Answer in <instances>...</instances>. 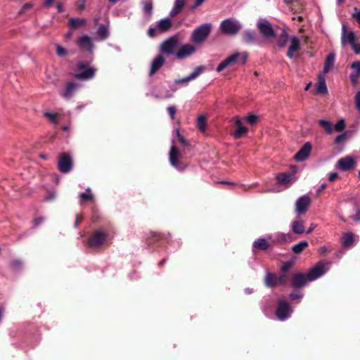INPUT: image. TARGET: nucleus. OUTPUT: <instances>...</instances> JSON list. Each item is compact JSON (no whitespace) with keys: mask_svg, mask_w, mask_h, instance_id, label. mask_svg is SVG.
I'll return each instance as SVG.
<instances>
[{"mask_svg":"<svg viewBox=\"0 0 360 360\" xmlns=\"http://www.w3.org/2000/svg\"><path fill=\"white\" fill-rule=\"evenodd\" d=\"M165 62V58L161 56H157L151 63V67L149 72V76L151 77L155 75L164 65Z\"/></svg>","mask_w":360,"mask_h":360,"instance_id":"f3484780","label":"nucleus"},{"mask_svg":"<svg viewBox=\"0 0 360 360\" xmlns=\"http://www.w3.org/2000/svg\"><path fill=\"white\" fill-rule=\"evenodd\" d=\"M292 231L296 234H302L305 231L304 221L295 220L292 223Z\"/></svg>","mask_w":360,"mask_h":360,"instance_id":"b1692460","label":"nucleus"},{"mask_svg":"<svg viewBox=\"0 0 360 360\" xmlns=\"http://www.w3.org/2000/svg\"><path fill=\"white\" fill-rule=\"evenodd\" d=\"M79 84L73 83V82H69L65 89V91L63 94V97H65L67 99L70 98L75 91L79 88Z\"/></svg>","mask_w":360,"mask_h":360,"instance_id":"4be33fe9","label":"nucleus"},{"mask_svg":"<svg viewBox=\"0 0 360 360\" xmlns=\"http://www.w3.org/2000/svg\"><path fill=\"white\" fill-rule=\"evenodd\" d=\"M56 197V193L54 191H49L46 196L45 197V200L47 201H51L54 200Z\"/></svg>","mask_w":360,"mask_h":360,"instance_id":"4d7b16f0","label":"nucleus"},{"mask_svg":"<svg viewBox=\"0 0 360 360\" xmlns=\"http://www.w3.org/2000/svg\"><path fill=\"white\" fill-rule=\"evenodd\" d=\"M278 285H283L287 281V276L285 274H283L279 276H277Z\"/></svg>","mask_w":360,"mask_h":360,"instance_id":"3c124183","label":"nucleus"},{"mask_svg":"<svg viewBox=\"0 0 360 360\" xmlns=\"http://www.w3.org/2000/svg\"><path fill=\"white\" fill-rule=\"evenodd\" d=\"M292 262H284L283 263L281 267V271L283 274H285L292 268Z\"/></svg>","mask_w":360,"mask_h":360,"instance_id":"37998d69","label":"nucleus"},{"mask_svg":"<svg viewBox=\"0 0 360 360\" xmlns=\"http://www.w3.org/2000/svg\"><path fill=\"white\" fill-rule=\"evenodd\" d=\"M292 309L289 303L283 300L278 301V305L276 310V316L280 321H285L290 316Z\"/></svg>","mask_w":360,"mask_h":360,"instance_id":"6e6552de","label":"nucleus"},{"mask_svg":"<svg viewBox=\"0 0 360 360\" xmlns=\"http://www.w3.org/2000/svg\"><path fill=\"white\" fill-rule=\"evenodd\" d=\"M352 49L355 53H360V44H356L355 42L352 44Z\"/></svg>","mask_w":360,"mask_h":360,"instance_id":"680f3d73","label":"nucleus"},{"mask_svg":"<svg viewBox=\"0 0 360 360\" xmlns=\"http://www.w3.org/2000/svg\"><path fill=\"white\" fill-rule=\"evenodd\" d=\"M108 236V232L103 229L94 231L88 239L89 246L94 248L102 247L105 244Z\"/></svg>","mask_w":360,"mask_h":360,"instance_id":"7ed1b4c3","label":"nucleus"},{"mask_svg":"<svg viewBox=\"0 0 360 360\" xmlns=\"http://www.w3.org/2000/svg\"><path fill=\"white\" fill-rule=\"evenodd\" d=\"M79 198L81 201L87 202L92 200L94 199L93 195L91 193V189L87 188L86 190V193H82L79 195Z\"/></svg>","mask_w":360,"mask_h":360,"instance_id":"c9c22d12","label":"nucleus"},{"mask_svg":"<svg viewBox=\"0 0 360 360\" xmlns=\"http://www.w3.org/2000/svg\"><path fill=\"white\" fill-rule=\"evenodd\" d=\"M270 247V244L264 238H259L253 243V248L259 250H266Z\"/></svg>","mask_w":360,"mask_h":360,"instance_id":"a878e982","label":"nucleus"},{"mask_svg":"<svg viewBox=\"0 0 360 360\" xmlns=\"http://www.w3.org/2000/svg\"><path fill=\"white\" fill-rule=\"evenodd\" d=\"M197 51L196 47L191 44L182 45L175 53V56L179 60H184L193 55Z\"/></svg>","mask_w":360,"mask_h":360,"instance_id":"9d476101","label":"nucleus"},{"mask_svg":"<svg viewBox=\"0 0 360 360\" xmlns=\"http://www.w3.org/2000/svg\"><path fill=\"white\" fill-rule=\"evenodd\" d=\"M276 179L279 184L287 185L291 182L292 175L288 173H280L276 176Z\"/></svg>","mask_w":360,"mask_h":360,"instance_id":"2f4dec72","label":"nucleus"},{"mask_svg":"<svg viewBox=\"0 0 360 360\" xmlns=\"http://www.w3.org/2000/svg\"><path fill=\"white\" fill-rule=\"evenodd\" d=\"M311 200L309 196L303 195L299 198L295 202V212L298 215L305 214L310 205Z\"/></svg>","mask_w":360,"mask_h":360,"instance_id":"f8f14e48","label":"nucleus"},{"mask_svg":"<svg viewBox=\"0 0 360 360\" xmlns=\"http://www.w3.org/2000/svg\"><path fill=\"white\" fill-rule=\"evenodd\" d=\"M243 42L246 44H253L256 41V34L255 31H245L242 35Z\"/></svg>","mask_w":360,"mask_h":360,"instance_id":"bb28decb","label":"nucleus"},{"mask_svg":"<svg viewBox=\"0 0 360 360\" xmlns=\"http://www.w3.org/2000/svg\"><path fill=\"white\" fill-rule=\"evenodd\" d=\"M338 176V174L337 172H333L329 174L328 180L330 181H334Z\"/></svg>","mask_w":360,"mask_h":360,"instance_id":"0e129e2a","label":"nucleus"},{"mask_svg":"<svg viewBox=\"0 0 360 360\" xmlns=\"http://www.w3.org/2000/svg\"><path fill=\"white\" fill-rule=\"evenodd\" d=\"M44 116L46 117L49 118V120L51 122H53V123L57 122V117H58V114L57 113H53V112H46L44 113Z\"/></svg>","mask_w":360,"mask_h":360,"instance_id":"c03bdc74","label":"nucleus"},{"mask_svg":"<svg viewBox=\"0 0 360 360\" xmlns=\"http://www.w3.org/2000/svg\"><path fill=\"white\" fill-rule=\"evenodd\" d=\"M97 33L102 39H106L108 37V29L105 25H101L98 29Z\"/></svg>","mask_w":360,"mask_h":360,"instance_id":"e433bc0d","label":"nucleus"},{"mask_svg":"<svg viewBox=\"0 0 360 360\" xmlns=\"http://www.w3.org/2000/svg\"><path fill=\"white\" fill-rule=\"evenodd\" d=\"M354 11L355 13H352V17L356 20V21L360 26V11H358L356 8H354Z\"/></svg>","mask_w":360,"mask_h":360,"instance_id":"6e6d98bb","label":"nucleus"},{"mask_svg":"<svg viewBox=\"0 0 360 360\" xmlns=\"http://www.w3.org/2000/svg\"><path fill=\"white\" fill-rule=\"evenodd\" d=\"M241 25L232 19H226L221 21L220 24V30L223 34L228 35H235L240 30Z\"/></svg>","mask_w":360,"mask_h":360,"instance_id":"423d86ee","label":"nucleus"},{"mask_svg":"<svg viewBox=\"0 0 360 360\" xmlns=\"http://www.w3.org/2000/svg\"><path fill=\"white\" fill-rule=\"evenodd\" d=\"M22 265V262L20 260H14L12 262V266L13 267H20Z\"/></svg>","mask_w":360,"mask_h":360,"instance_id":"774afa93","label":"nucleus"},{"mask_svg":"<svg viewBox=\"0 0 360 360\" xmlns=\"http://www.w3.org/2000/svg\"><path fill=\"white\" fill-rule=\"evenodd\" d=\"M56 53L59 56H63L67 55L68 52L65 49L60 45L56 46Z\"/></svg>","mask_w":360,"mask_h":360,"instance_id":"de8ad7c7","label":"nucleus"},{"mask_svg":"<svg viewBox=\"0 0 360 360\" xmlns=\"http://www.w3.org/2000/svg\"><path fill=\"white\" fill-rule=\"evenodd\" d=\"M289 297L292 300H295L297 299H300L301 297H302V294L301 293H297V292H291L290 295H289Z\"/></svg>","mask_w":360,"mask_h":360,"instance_id":"bf43d9fd","label":"nucleus"},{"mask_svg":"<svg viewBox=\"0 0 360 360\" xmlns=\"http://www.w3.org/2000/svg\"><path fill=\"white\" fill-rule=\"evenodd\" d=\"M345 128V122L343 119L339 120L334 126V129L336 131H342Z\"/></svg>","mask_w":360,"mask_h":360,"instance_id":"a19ab883","label":"nucleus"},{"mask_svg":"<svg viewBox=\"0 0 360 360\" xmlns=\"http://www.w3.org/2000/svg\"><path fill=\"white\" fill-rule=\"evenodd\" d=\"M347 40L348 41V42L352 45V44H354L356 41V37L354 34L353 32H349L347 36Z\"/></svg>","mask_w":360,"mask_h":360,"instance_id":"864d4df0","label":"nucleus"},{"mask_svg":"<svg viewBox=\"0 0 360 360\" xmlns=\"http://www.w3.org/2000/svg\"><path fill=\"white\" fill-rule=\"evenodd\" d=\"M245 120L248 124L253 125L257 123L259 117L255 115H249L245 117Z\"/></svg>","mask_w":360,"mask_h":360,"instance_id":"ea45409f","label":"nucleus"},{"mask_svg":"<svg viewBox=\"0 0 360 360\" xmlns=\"http://www.w3.org/2000/svg\"><path fill=\"white\" fill-rule=\"evenodd\" d=\"M316 93L320 94H325L327 93V86L324 76L319 75V82L316 86Z\"/></svg>","mask_w":360,"mask_h":360,"instance_id":"cd10ccee","label":"nucleus"},{"mask_svg":"<svg viewBox=\"0 0 360 360\" xmlns=\"http://www.w3.org/2000/svg\"><path fill=\"white\" fill-rule=\"evenodd\" d=\"M264 282L265 285L269 288H274L278 285L277 275L271 272L266 273Z\"/></svg>","mask_w":360,"mask_h":360,"instance_id":"412c9836","label":"nucleus"},{"mask_svg":"<svg viewBox=\"0 0 360 360\" xmlns=\"http://www.w3.org/2000/svg\"><path fill=\"white\" fill-rule=\"evenodd\" d=\"M346 139H347L346 133H342L335 138V139L334 141V143H335V144L341 143L343 141H345L346 140Z\"/></svg>","mask_w":360,"mask_h":360,"instance_id":"49530a36","label":"nucleus"},{"mask_svg":"<svg viewBox=\"0 0 360 360\" xmlns=\"http://www.w3.org/2000/svg\"><path fill=\"white\" fill-rule=\"evenodd\" d=\"M72 160L70 155L63 153L58 160V169L63 173L69 172L72 168Z\"/></svg>","mask_w":360,"mask_h":360,"instance_id":"9b49d317","label":"nucleus"},{"mask_svg":"<svg viewBox=\"0 0 360 360\" xmlns=\"http://www.w3.org/2000/svg\"><path fill=\"white\" fill-rule=\"evenodd\" d=\"M351 68L354 70L349 75V78L352 85L356 86L360 76V62L356 61L352 63Z\"/></svg>","mask_w":360,"mask_h":360,"instance_id":"6ab92c4d","label":"nucleus"},{"mask_svg":"<svg viewBox=\"0 0 360 360\" xmlns=\"http://www.w3.org/2000/svg\"><path fill=\"white\" fill-rule=\"evenodd\" d=\"M167 112H168L171 119L174 120L176 112V106H174V105L169 106V107H167Z\"/></svg>","mask_w":360,"mask_h":360,"instance_id":"09e8293b","label":"nucleus"},{"mask_svg":"<svg viewBox=\"0 0 360 360\" xmlns=\"http://www.w3.org/2000/svg\"><path fill=\"white\" fill-rule=\"evenodd\" d=\"M83 220V217L79 214H77L76 215V220H75V224H74V226L75 228L77 227L78 224Z\"/></svg>","mask_w":360,"mask_h":360,"instance_id":"052dcab7","label":"nucleus"},{"mask_svg":"<svg viewBox=\"0 0 360 360\" xmlns=\"http://www.w3.org/2000/svg\"><path fill=\"white\" fill-rule=\"evenodd\" d=\"M163 238V236L160 233L151 232L147 238L148 245H153L160 242Z\"/></svg>","mask_w":360,"mask_h":360,"instance_id":"c85d7f7f","label":"nucleus"},{"mask_svg":"<svg viewBox=\"0 0 360 360\" xmlns=\"http://www.w3.org/2000/svg\"><path fill=\"white\" fill-rule=\"evenodd\" d=\"M157 27L160 32H167L172 27V21L169 18L161 19L158 22Z\"/></svg>","mask_w":360,"mask_h":360,"instance_id":"5701e85b","label":"nucleus"},{"mask_svg":"<svg viewBox=\"0 0 360 360\" xmlns=\"http://www.w3.org/2000/svg\"><path fill=\"white\" fill-rule=\"evenodd\" d=\"M354 234L351 232L344 233L342 236V245L345 248H349L354 243Z\"/></svg>","mask_w":360,"mask_h":360,"instance_id":"7c9ffc66","label":"nucleus"},{"mask_svg":"<svg viewBox=\"0 0 360 360\" xmlns=\"http://www.w3.org/2000/svg\"><path fill=\"white\" fill-rule=\"evenodd\" d=\"M144 11L147 13L148 15H150L153 10V4L152 2H146L144 4Z\"/></svg>","mask_w":360,"mask_h":360,"instance_id":"8fccbe9b","label":"nucleus"},{"mask_svg":"<svg viewBox=\"0 0 360 360\" xmlns=\"http://www.w3.org/2000/svg\"><path fill=\"white\" fill-rule=\"evenodd\" d=\"M191 78H190V76H187L186 77H184L182 79H175L174 82L175 84H186L188 83L189 81H191Z\"/></svg>","mask_w":360,"mask_h":360,"instance_id":"5fc2aeb1","label":"nucleus"},{"mask_svg":"<svg viewBox=\"0 0 360 360\" xmlns=\"http://www.w3.org/2000/svg\"><path fill=\"white\" fill-rule=\"evenodd\" d=\"M352 219L356 222L360 221V209L356 210V213L354 216L352 217Z\"/></svg>","mask_w":360,"mask_h":360,"instance_id":"e2e57ef3","label":"nucleus"},{"mask_svg":"<svg viewBox=\"0 0 360 360\" xmlns=\"http://www.w3.org/2000/svg\"><path fill=\"white\" fill-rule=\"evenodd\" d=\"M197 126L200 131H204L207 127V120L204 116H200L197 120Z\"/></svg>","mask_w":360,"mask_h":360,"instance_id":"4c0bfd02","label":"nucleus"},{"mask_svg":"<svg viewBox=\"0 0 360 360\" xmlns=\"http://www.w3.org/2000/svg\"><path fill=\"white\" fill-rule=\"evenodd\" d=\"M323 274L324 266L319 263L313 267L308 274H295L291 280V287L293 288H301L304 287L308 281L316 280Z\"/></svg>","mask_w":360,"mask_h":360,"instance_id":"f257e3e1","label":"nucleus"},{"mask_svg":"<svg viewBox=\"0 0 360 360\" xmlns=\"http://www.w3.org/2000/svg\"><path fill=\"white\" fill-rule=\"evenodd\" d=\"M246 60L247 55L245 53H236L229 56L225 60L221 61L217 67L216 70L217 72H220L225 68L229 66H232L236 63L243 65L245 63Z\"/></svg>","mask_w":360,"mask_h":360,"instance_id":"f03ea898","label":"nucleus"},{"mask_svg":"<svg viewBox=\"0 0 360 360\" xmlns=\"http://www.w3.org/2000/svg\"><path fill=\"white\" fill-rule=\"evenodd\" d=\"M78 46L89 52H92L94 44L91 38L87 35L82 36L77 41Z\"/></svg>","mask_w":360,"mask_h":360,"instance_id":"a211bd4d","label":"nucleus"},{"mask_svg":"<svg viewBox=\"0 0 360 360\" xmlns=\"http://www.w3.org/2000/svg\"><path fill=\"white\" fill-rule=\"evenodd\" d=\"M318 122L319 126L323 128L328 134H331L333 132L332 124L329 121L325 120H319Z\"/></svg>","mask_w":360,"mask_h":360,"instance_id":"f704fd0d","label":"nucleus"},{"mask_svg":"<svg viewBox=\"0 0 360 360\" xmlns=\"http://www.w3.org/2000/svg\"><path fill=\"white\" fill-rule=\"evenodd\" d=\"M311 151V144L310 142H306L303 146L295 155L294 159L297 162H302L308 158Z\"/></svg>","mask_w":360,"mask_h":360,"instance_id":"2eb2a0df","label":"nucleus"},{"mask_svg":"<svg viewBox=\"0 0 360 360\" xmlns=\"http://www.w3.org/2000/svg\"><path fill=\"white\" fill-rule=\"evenodd\" d=\"M233 120L236 125V130L231 134L233 137L236 139H238L245 136L248 132V127L243 125L241 120L238 117H233Z\"/></svg>","mask_w":360,"mask_h":360,"instance_id":"4468645a","label":"nucleus"},{"mask_svg":"<svg viewBox=\"0 0 360 360\" xmlns=\"http://www.w3.org/2000/svg\"><path fill=\"white\" fill-rule=\"evenodd\" d=\"M44 219L43 217L35 218L33 221L34 226H39L41 223L44 221Z\"/></svg>","mask_w":360,"mask_h":360,"instance_id":"69168bd1","label":"nucleus"},{"mask_svg":"<svg viewBox=\"0 0 360 360\" xmlns=\"http://www.w3.org/2000/svg\"><path fill=\"white\" fill-rule=\"evenodd\" d=\"M308 246L307 241H301L292 247V251L295 254H300Z\"/></svg>","mask_w":360,"mask_h":360,"instance_id":"72a5a7b5","label":"nucleus"},{"mask_svg":"<svg viewBox=\"0 0 360 360\" xmlns=\"http://www.w3.org/2000/svg\"><path fill=\"white\" fill-rule=\"evenodd\" d=\"M288 34L286 32H283L281 38L278 39L277 44L279 47H283L287 44Z\"/></svg>","mask_w":360,"mask_h":360,"instance_id":"79ce46f5","label":"nucleus"},{"mask_svg":"<svg viewBox=\"0 0 360 360\" xmlns=\"http://www.w3.org/2000/svg\"><path fill=\"white\" fill-rule=\"evenodd\" d=\"M183 158L182 154L179 152L176 146H172L169 151V162L170 164L178 169H184L185 166L184 165L181 159Z\"/></svg>","mask_w":360,"mask_h":360,"instance_id":"1a4fd4ad","label":"nucleus"},{"mask_svg":"<svg viewBox=\"0 0 360 360\" xmlns=\"http://www.w3.org/2000/svg\"><path fill=\"white\" fill-rule=\"evenodd\" d=\"M185 0H176L174 3V8L170 11V16L172 18L175 17L183 9L184 5H185Z\"/></svg>","mask_w":360,"mask_h":360,"instance_id":"393cba45","label":"nucleus"},{"mask_svg":"<svg viewBox=\"0 0 360 360\" xmlns=\"http://www.w3.org/2000/svg\"><path fill=\"white\" fill-rule=\"evenodd\" d=\"M33 7V4L32 3H26L25 4L22 8L19 11V14L22 15L25 13V11L30 9Z\"/></svg>","mask_w":360,"mask_h":360,"instance_id":"603ef678","label":"nucleus"},{"mask_svg":"<svg viewBox=\"0 0 360 360\" xmlns=\"http://www.w3.org/2000/svg\"><path fill=\"white\" fill-rule=\"evenodd\" d=\"M257 28L259 33L265 39H272L275 37V32L268 21L259 22L257 23Z\"/></svg>","mask_w":360,"mask_h":360,"instance_id":"ddd939ff","label":"nucleus"},{"mask_svg":"<svg viewBox=\"0 0 360 360\" xmlns=\"http://www.w3.org/2000/svg\"><path fill=\"white\" fill-rule=\"evenodd\" d=\"M77 68L79 70H82V72L75 75V78L80 80H88L93 78L96 71V69L94 68H88L87 64L84 62H78Z\"/></svg>","mask_w":360,"mask_h":360,"instance_id":"0eeeda50","label":"nucleus"},{"mask_svg":"<svg viewBox=\"0 0 360 360\" xmlns=\"http://www.w3.org/2000/svg\"><path fill=\"white\" fill-rule=\"evenodd\" d=\"M300 49V42L297 37H293L290 39V45L287 52V56L289 58H293V53Z\"/></svg>","mask_w":360,"mask_h":360,"instance_id":"aec40b11","label":"nucleus"},{"mask_svg":"<svg viewBox=\"0 0 360 360\" xmlns=\"http://www.w3.org/2000/svg\"><path fill=\"white\" fill-rule=\"evenodd\" d=\"M155 34H156V30L155 28L150 27L148 30V36L150 37H154L155 36Z\"/></svg>","mask_w":360,"mask_h":360,"instance_id":"338daca9","label":"nucleus"},{"mask_svg":"<svg viewBox=\"0 0 360 360\" xmlns=\"http://www.w3.org/2000/svg\"><path fill=\"white\" fill-rule=\"evenodd\" d=\"M355 104L356 110L360 111V91L355 96Z\"/></svg>","mask_w":360,"mask_h":360,"instance_id":"13d9d810","label":"nucleus"},{"mask_svg":"<svg viewBox=\"0 0 360 360\" xmlns=\"http://www.w3.org/2000/svg\"><path fill=\"white\" fill-rule=\"evenodd\" d=\"M335 54L334 53H330L326 58L324 67H323V72L328 73L330 68L333 65L335 61Z\"/></svg>","mask_w":360,"mask_h":360,"instance_id":"c756f323","label":"nucleus"},{"mask_svg":"<svg viewBox=\"0 0 360 360\" xmlns=\"http://www.w3.org/2000/svg\"><path fill=\"white\" fill-rule=\"evenodd\" d=\"M179 38L174 35L165 40L160 45V52L167 56L175 54L179 46Z\"/></svg>","mask_w":360,"mask_h":360,"instance_id":"39448f33","label":"nucleus"},{"mask_svg":"<svg viewBox=\"0 0 360 360\" xmlns=\"http://www.w3.org/2000/svg\"><path fill=\"white\" fill-rule=\"evenodd\" d=\"M210 31V24H203L193 31L191 37V41L195 44H201L207 39Z\"/></svg>","mask_w":360,"mask_h":360,"instance_id":"20e7f679","label":"nucleus"},{"mask_svg":"<svg viewBox=\"0 0 360 360\" xmlns=\"http://www.w3.org/2000/svg\"><path fill=\"white\" fill-rule=\"evenodd\" d=\"M204 70H205V67L203 65H200V66L197 67L194 70V71L189 75L190 78H191L192 80L195 79L203 72Z\"/></svg>","mask_w":360,"mask_h":360,"instance_id":"58836bf2","label":"nucleus"},{"mask_svg":"<svg viewBox=\"0 0 360 360\" xmlns=\"http://www.w3.org/2000/svg\"><path fill=\"white\" fill-rule=\"evenodd\" d=\"M338 167L342 171H348L355 166V161L351 156L340 158L337 162Z\"/></svg>","mask_w":360,"mask_h":360,"instance_id":"dca6fc26","label":"nucleus"},{"mask_svg":"<svg viewBox=\"0 0 360 360\" xmlns=\"http://www.w3.org/2000/svg\"><path fill=\"white\" fill-rule=\"evenodd\" d=\"M86 23V20L83 18H72L68 21V25L72 29H77Z\"/></svg>","mask_w":360,"mask_h":360,"instance_id":"473e14b6","label":"nucleus"},{"mask_svg":"<svg viewBox=\"0 0 360 360\" xmlns=\"http://www.w3.org/2000/svg\"><path fill=\"white\" fill-rule=\"evenodd\" d=\"M176 136H177V137H178L179 141H180L183 145H184V146H190V144L188 143V142L187 141V140L184 138V136H182V135L180 134V132H179V129H176Z\"/></svg>","mask_w":360,"mask_h":360,"instance_id":"a18cd8bd","label":"nucleus"}]
</instances>
